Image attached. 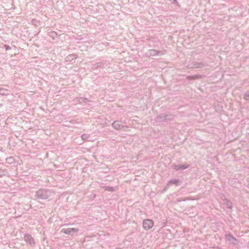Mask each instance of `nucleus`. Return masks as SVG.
I'll return each mask as SVG.
<instances>
[{"mask_svg":"<svg viewBox=\"0 0 249 249\" xmlns=\"http://www.w3.org/2000/svg\"><path fill=\"white\" fill-rule=\"evenodd\" d=\"M244 99L249 100V92H247L244 96Z\"/></svg>","mask_w":249,"mask_h":249,"instance_id":"obj_16","label":"nucleus"},{"mask_svg":"<svg viewBox=\"0 0 249 249\" xmlns=\"http://www.w3.org/2000/svg\"><path fill=\"white\" fill-rule=\"evenodd\" d=\"M124 124V122H122L119 121H115L112 123V126L116 130H119L124 127H127V126Z\"/></svg>","mask_w":249,"mask_h":249,"instance_id":"obj_2","label":"nucleus"},{"mask_svg":"<svg viewBox=\"0 0 249 249\" xmlns=\"http://www.w3.org/2000/svg\"><path fill=\"white\" fill-rule=\"evenodd\" d=\"M103 124H106V125H108L109 124V122H107L106 121H105V123H103Z\"/></svg>","mask_w":249,"mask_h":249,"instance_id":"obj_22","label":"nucleus"},{"mask_svg":"<svg viewBox=\"0 0 249 249\" xmlns=\"http://www.w3.org/2000/svg\"><path fill=\"white\" fill-rule=\"evenodd\" d=\"M76 55L73 54H70L66 57V61L71 62L73 60L76 59Z\"/></svg>","mask_w":249,"mask_h":249,"instance_id":"obj_8","label":"nucleus"},{"mask_svg":"<svg viewBox=\"0 0 249 249\" xmlns=\"http://www.w3.org/2000/svg\"><path fill=\"white\" fill-rule=\"evenodd\" d=\"M165 53V51H156L155 50H150L149 51V54L150 55L155 56V55H162Z\"/></svg>","mask_w":249,"mask_h":249,"instance_id":"obj_6","label":"nucleus"},{"mask_svg":"<svg viewBox=\"0 0 249 249\" xmlns=\"http://www.w3.org/2000/svg\"><path fill=\"white\" fill-rule=\"evenodd\" d=\"M226 207H227V208H229L230 209H231V203L228 200L227 203L226 204Z\"/></svg>","mask_w":249,"mask_h":249,"instance_id":"obj_17","label":"nucleus"},{"mask_svg":"<svg viewBox=\"0 0 249 249\" xmlns=\"http://www.w3.org/2000/svg\"><path fill=\"white\" fill-rule=\"evenodd\" d=\"M188 166H186L185 165H175L173 166V168L177 170H184L188 168Z\"/></svg>","mask_w":249,"mask_h":249,"instance_id":"obj_9","label":"nucleus"},{"mask_svg":"<svg viewBox=\"0 0 249 249\" xmlns=\"http://www.w3.org/2000/svg\"><path fill=\"white\" fill-rule=\"evenodd\" d=\"M89 134H84L81 136V138L83 140H88V139L89 138Z\"/></svg>","mask_w":249,"mask_h":249,"instance_id":"obj_15","label":"nucleus"},{"mask_svg":"<svg viewBox=\"0 0 249 249\" xmlns=\"http://www.w3.org/2000/svg\"><path fill=\"white\" fill-rule=\"evenodd\" d=\"M226 238L228 241L231 242L233 244L236 245L237 244V240L231 234L229 233L226 234Z\"/></svg>","mask_w":249,"mask_h":249,"instance_id":"obj_7","label":"nucleus"},{"mask_svg":"<svg viewBox=\"0 0 249 249\" xmlns=\"http://www.w3.org/2000/svg\"><path fill=\"white\" fill-rule=\"evenodd\" d=\"M83 97L76 98L74 99V102H75V104H77L78 102L79 103H82L83 102Z\"/></svg>","mask_w":249,"mask_h":249,"instance_id":"obj_14","label":"nucleus"},{"mask_svg":"<svg viewBox=\"0 0 249 249\" xmlns=\"http://www.w3.org/2000/svg\"><path fill=\"white\" fill-rule=\"evenodd\" d=\"M6 161L9 164H12L15 162V159L12 157H8L6 159Z\"/></svg>","mask_w":249,"mask_h":249,"instance_id":"obj_11","label":"nucleus"},{"mask_svg":"<svg viewBox=\"0 0 249 249\" xmlns=\"http://www.w3.org/2000/svg\"><path fill=\"white\" fill-rule=\"evenodd\" d=\"M4 47L5 48V49L6 51L11 49V47L8 45H4Z\"/></svg>","mask_w":249,"mask_h":249,"instance_id":"obj_19","label":"nucleus"},{"mask_svg":"<svg viewBox=\"0 0 249 249\" xmlns=\"http://www.w3.org/2000/svg\"><path fill=\"white\" fill-rule=\"evenodd\" d=\"M153 222L150 219H145L143 221V227L146 230H148L153 226Z\"/></svg>","mask_w":249,"mask_h":249,"instance_id":"obj_4","label":"nucleus"},{"mask_svg":"<svg viewBox=\"0 0 249 249\" xmlns=\"http://www.w3.org/2000/svg\"><path fill=\"white\" fill-rule=\"evenodd\" d=\"M180 181L179 180L176 179H173L170 180L168 181V183L167 184V186L170 185L171 184H175L176 186H178V185H179L180 184Z\"/></svg>","mask_w":249,"mask_h":249,"instance_id":"obj_10","label":"nucleus"},{"mask_svg":"<svg viewBox=\"0 0 249 249\" xmlns=\"http://www.w3.org/2000/svg\"><path fill=\"white\" fill-rule=\"evenodd\" d=\"M78 231V229L77 228H67L62 229L61 230V232L64 233L66 234L72 235L74 233L77 232Z\"/></svg>","mask_w":249,"mask_h":249,"instance_id":"obj_3","label":"nucleus"},{"mask_svg":"<svg viewBox=\"0 0 249 249\" xmlns=\"http://www.w3.org/2000/svg\"><path fill=\"white\" fill-rule=\"evenodd\" d=\"M173 0V3H174V4H176L177 3V0Z\"/></svg>","mask_w":249,"mask_h":249,"instance_id":"obj_23","label":"nucleus"},{"mask_svg":"<svg viewBox=\"0 0 249 249\" xmlns=\"http://www.w3.org/2000/svg\"><path fill=\"white\" fill-rule=\"evenodd\" d=\"M53 194V193L50 190L40 189L36 192V196L38 199H46L52 196Z\"/></svg>","mask_w":249,"mask_h":249,"instance_id":"obj_1","label":"nucleus"},{"mask_svg":"<svg viewBox=\"0 0 249 249\" xmlns=\"http://www.w3.org/2000/svg\"><path fill=\"white\" fill-rule=\"evenodd\" d=\"M192 77H193V78H197V77H198V76H197V75H195V76H192Z\"/></svg>","mask_w":249,"mask_h":249,"instance_id":"obj_25","label":"nucleus"},{"mask_svg":"<svg viewBox=\"0 0 249 249\" xmlns=\"http://www.w3.org/2000/svg\"><path fill=\"white\" fill-rule=\"evenodd\" d=\"M24 240L28 243L31 246L35 245V242L34 238L32 237L30 234H25L24 237Z\"/></svg>","mask_w":249,"mask_h":249,"instance_id":"obj_5","label":"nucleus"},{"mask_svg":"<svg viewBox=\"0 0 249 249\" xmlns=\"http://www.w3.org/2000/svg\"><path fill=\"white\" fill-rule=\"evenodd\" d=\"M108 190L112 191L113 190V187H109Z\"/></svg>","mask_w":249,"mask_h":249,"instance_id":"obj_24","label":"nucleus"},{"mask_svg":"<svg viewBox=\"0 0 249 249\" xmlns=\"http://www.w3.org/2000/svg\"><path fill=\"white\" fill-rule=\"evenodd\" d=\"M83 102L87 103L88 102V99H87L86 98H83Z\"/></svg>","mask_w":249,"mask_h":249,"instance_id":"obj_20","label":"nucleus"},{"mask_svg":"<svg viewBox=\"0 0 249 249\" xmlns=\"http://www.w3.org/2000/svg\"><path fill=\"white\" fill-rule=\"evenodd\" d=\"M4 89H0V95H7L8 94L7 93H5L4 92H3Z\"/></svg>","mask_w":249,"mask_h":249,"instance_id":"obj_18","label":"nucleus"},{"mask_svg":"<svg viewBox=\"0 0 249 249\" xmlns=\"http://www.w3.org/2000/svg\"><path fill=\"white\" fill-rule=\"evenodd\" d=\"M102 66V63L99 62L93 65L92 68L95 69L98 67H101Z\"/></svg>","mask_w":249,"mask_h":249,"instance_id":"obj_12","label":"nucleus"},{"mask_svg":"<svg viewBox=\"0 0 249 249\" xmlns=\"http://www.w3.org/2000/svg\"><path fill=\"white\" fill-rule=\"evenodd\" d=\"M194 66L195 68H202L204 66V64L203 63H196Z\"/></svg>","mask_w":249,"mask_h":249,"instance_id":"obj_13","label":"nucleus"},{"mask_svg":"<svg viewBox=\"0 0 249 249\" xmlns=\"http://www.w3.org/2000/svg\"><path fill=\"white\" fill-rule=\"evenodd\" d=\"M50 34H51L52 35H50L51 36H53V38H54L53 37V36H55L56 35V33L55 32H51L50 33Z\"/></svg>","mask_w":249,"mask_h":249,"instance_id":"obj_21","label":"nucleus"}]
</instances>
